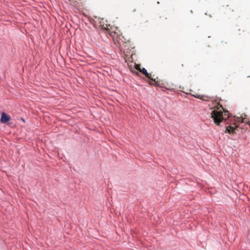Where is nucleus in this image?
Masks as SVG:
<instances>
[{"mask_svg": "<svg viewBox=\"0 0 250 250\" xmlns=\"http://www.w3.org/2000/svg\"><path fill=\"white\" fill-rule=\"evenodd\" d=\"M135 74H136V75H139V73H138V72H135Z\"/></svg>", "mask_w": 250, "mask_h": 250, "instance_id": "obj_10", "label": "nucleus"}, {"mask_svg": "<svg viewBox=\"0 0 250 250\" xmlns=\"http://www.w3.org/2000/svg\"><path fill=\"white\" fill-rule=\"evenodd\" d=\"M111 36L112 37L115 43H116V41H117V45L119 46V47L121 46V43H122L125 47H126L127 49L134 48V47L132 46V44L130 40L125 38V36L122 35V33H120V31L118 30L114 31L113 34H112Z\"/></svg>", "mask_w": 250, "mask_h": 250, "instance_id": "obj_2", "label": "nucleus"}, {"mask_svg": "<svg viewBox=\"0 0 250 250\" xmlns=\"http://www.w3.org/2000/svg\"><path fill=\"white\" fill-rule=\"evenodd\" d=\"M140 72L144 74L147 78L152 81V82L149 81L148 83L150 85L162 87L163 83L158 80V78L154 79L152 77L151 74L150 73H148L145 68H143L141 70H140Z\"/></svg>", "mask_w": 250, "mask_h": 250, "instance_id": "obj_3", "label": "nucleus"}, {"mask_svg": "<svg viewBox=\"0 0 250 250\" xmlns=\"http://www.w3.org/2000/svg\"><path fill=\"white\" fill-rule=\"evenodd\" d=\"M237 127V126L235 125V124H233V125H229L226 127V132L233 133Z\"/></svg>", "mask_w": 250, "mask_h": 250, "instance_id": "obj_6", "label": "nucleus"}, {"mask_svg": "<svg viewBox=\"0 0 250 250\" xmlns=\"http://www.w3.org/2000/svg\"><path fill=\"white\" fill-rule=\"evenodd\" d=\"M229 112L225 110L222 105L218 104L211 113V117L213 119L214 122L217 125L223 121H226L229 117Z\"/></svg>", "mask_w": 250, "mask_h": 250, "instance_id": "obj_1", "label": "nucleus"}, {"mask_svg": "<svg viewBox=\"0 0 250 250\" xmlns=\"http://www.w3.org/2000/svg\"><path fill=\"white\" fill-rule=\"evenodd\" d=\"M102 27L103 29L108 31L109 32V34L111 36V35L112 34H113L114 31L118 30V29L116 27H112L110 25L108 24H103L102 25Z\"/></svg>", "mask_w": 250, "mask_h": 250, "instance_id": "obj_4", "label": "nucleus"}, {"mask_svg": "<svg viewBox=\"0 0 250 250\" xmlns=\"http://www.w3.org/2000/svg\"><path fill=\"white\" fill-rule=\"evenodd\" d=\"M193 96L204 101H208L209 97L206 95H193Z\"/></svg>", "mask_w": 250, "mask_h": 250, "instance_id": "obj_7", "label": "nucleus"}, {"mask_svg": "<svg viewBox=\"0 0 250 250\" xmlns=\"http://www.w3.org/2000/svg\"><path fill=\"white\" fill-rule=\"evenodd\" d=\"M160 19L161 20V22H164V20H167V17H166V16L165 15H163L162 16H160Z\"/></svg>", "mask_w": 250, "mask_h": 250, "instance_id": "obj_9", "label": "nucleus"}, {"mask_svg": "<svg viewBox=\"0 0 250 250\" xmlns=\"http://www.w3.org/2000/svg\"><path fill=\"white\" fill-rule=\"evenodd\" d=\"M135 68L140 71V70H141L142 68H141L140 64H135Z\"/></svg>", "mask_w": 250, "mask_h": 250, "instance_id": "obj_8", "label": "nucleus"}, {"mask_svg": "<svg viewBox=\"0 0 250 250\" xmlns=\"http://www.w3.org/2000/svg\"><path fill=\"white\" fill-rule=\"evenodd\" d=\"M11 118L5 112H2L0 118V121L2 123L5 124L10 121Z\"/></svg>", "mask_w": 250, "mask_h": 250, "instance_id": "obj_5", "label": "nucleus"}]
</instances>
